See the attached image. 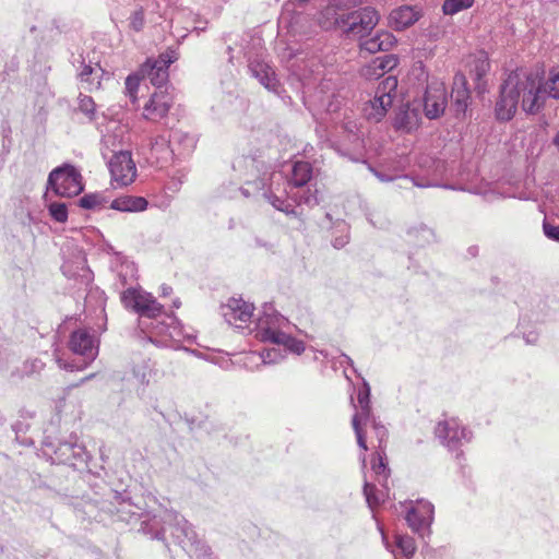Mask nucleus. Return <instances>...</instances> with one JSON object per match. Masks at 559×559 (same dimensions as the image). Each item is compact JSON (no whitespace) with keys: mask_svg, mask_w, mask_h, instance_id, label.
Listing matches in <instances>:
<instances>
[{"mask_svg":"<svg viewBox=\"0 0 559 559\" xmlns=\"http://www.w3.org/2000/svg\"><path fill=\"white\" fill-rule=\"evenodd\" d=\"M236 171L243 176L247 186H252L274 209L287 216L297 217L300 213L288 202L292 199L297 205L313 207L318 204L317 190L310 188L301 191L312 178V166L308 162L298 160L292 166L289 180L281 171L271 170L264 160L250 156L237 157L233 164Z\"/></svg>","mask_w":559,"mask_h":559,"instance_id":"nucleus-1","label":"nucleus"},{"mask_svg":"<svg viewBox=\"0 0 559 559\" xmlns=\"http://www.w3.org/2000/svg\"><path fill=\"white\" fill-rule=\"evenodd\" d=\"M121 301L140 316L141 329L157 346L177 347L182 341L193 337L176 317L163 311V306L150 293L130 287L121 294Z\"/></svg>","mask_w":559,"mask_h":559,"instance_id":"nucleus-2","label":"nucleus"},{"mask_svg":"<svg viewBox=\"0 0 559 559\" xmlns=\"http://www.w3.org/2000/svg\"><path fill=\"white\" fill-rule=\"evenodd\" d=\"M130 513L132 516L142 519V530L152 538L167 543L170 537L191 559H215L206 543L178 512L164 510L158 516L150 518L147 513L140 512V508H136Z\"/></svg>","mask_w":559,"mask_h":559,"instance_id":"nucleus-3","label":"nucleus"},{"mask_svg":"<svg viewBox=\"0 0 559 559\" xmlns=\"http://www.w3.org/2000/svg\"><path fill=\"white\" fill-rule=\"evenodd\" d=\"M546 88L538 71L516 70L503 82L496 104L499 120L508 121L516 112L518 105L527 114L538 112L546 103Z\"/></svg>","mask_w":559,"mask_h":559,"instance_id":"nucleus-4","label":"nucleus"},{"mask_svg":"<svg viewBox=\"0 0 559 559\" xmlns=\"http://www.w3.org/2000/svg\"><path fill=\"white\" fill-rule=\"evenodd\" d=\"M292 329L293 324L288 319L277 312L272 305H264L251 332L261 342L282 345L286 352L301 355L306 345L304 341L292 336Z\"/></svg>","mask_w":559,"mask_h":559,"instance_id":"nucleus-5","label":"nucleus"},{"mask_svg":"<svg viewBox=\"0 0 559 559\" xmlns=\"http://www.w3.org/2000/svg\"><path fill=\"white\" fill-rule=\"evenodd\" d=\"M367 428L371 429L372 433L378 440V445H374L373 442L370 441L372 448H378L371 461V469L378 477L379 484L383 487V489H377L374 485L365 480L364 495L369 508L373 510L380 503L384 502L388 497L385 483L388 480L390 469L386 467L385 452L383 449V444L385 443L388 437V430L383 425L377 421L372 415L371 420L366 426H364V436L366 441Z\"/></svg>","mask_w":559,"mask_h":559,"instance_id":"nucleus-6","label":"nucleus"},{"mask_svg":"<svg viewBox=\"0 0 559 559\" xmlns=\"http://www.w3.org/2000/svg\"><path fill=\"white\" fill-rule=\"evenodd\" d=\"M379 13L371 7L347 13L343 17H331L325 29L338 28L349 37L364 38L376 27Z\"/></svg>","mask_w":559,"mask_h":559,"instance_id":"nucleus-7","label":"nucleus"},{"mask_svg":"<svg viewBox=\"0 0 559 559\" xmlns=\"http://www.w3.org/2000/svg\"><path fill=\"white\" fill-rule=\"evenodd\" d=\"M47 189L62 198L75 197L84 189L82 175L73 165L63 164L49 174Z\"/></svg>","mask_w":559,"mask_h":559,"instance_id":"nucleus-8","label":"nucleus"},{"mask_svg":"<svg viewBox=\"0 0 559 559\" xmlns=\"http://www.w3.org/2000/svg\"><path fill=\"white\" fill-rule=\"evenodd\" d=\"M437 439L451 452H457L456 456L462 455L460 449L469 443L473 439V432L459 418L447 417L435 427Z\"/></svg>","mask_w":559,"mask_h":559,"instance_id":"nucleus-9","label":"nucleus"},{"mask_svg":"<svg viewBox=\"0 0 559 559\" xmlns=\"http://www.w3.org/2000/svg\"><path fill=\"white\" fill-rule=\"evenodd\" d=\"M70 350L80 357H82V366H75L74 364H62L61 358H57V362L60 368L66 370H74L86 367L92 362L98 355V342L94 334L86 329H79L72 332L69 340Z\"/></svg>","mask_w":559,"mask_h":559,"instance_id":"nucleus-10","label":"nucleus"},{"mask_svg":"<svg viewBox=\"0 0 559 559\" xmlns=\"http://www.w3.org/2000/svg\"><path fill=\"white\" fill-rule=\"evenodd\" d=\"M355 414L352 418V426L356 435L358 447L366 452L369 447L366 444L364 436V426L371 420V407H370V386L367 381L364 380L362 386L358 391L357 404L353 401Z\"/></svg>","mask_w":559,"mask_h":559,"instance_id":"nucleus-11","label":"nucleus"},{"mask_svg":"<svg viewBox=\"0 0 559 559\" xmlns=\"http://www.w3.org/2000/svg\"><path fill=\"white\" fill-rule=\"evenodd\" d=\"M433 519L435 507L430 501L419 499L408 503L405 520L414 533L421 537L429 536Z\"/></svg>","mask_w":559,"mask_h":559,"instance_id":"nucleus-12","label":"nucleus"},{"mask_svg":"<svg viewBox=\"0 0 559 559\" xmlns=\"http://www.w3.org/2000/svg\"><path fill=\"white\" fill-rule=\"evenodd\" d=\"M64 254L66 258L61 266L63 275L73 280L80 288L88 287L94 280V274L86 264L84 252L80 249H73L68 253L64 252Z\"/></svg>","mask_w":559,"mask_h":559,"instance_id":"nucleus-13","label":"nucleus"},{"mask_svg":"<svg viewBox=\"0 0 559 559\" xmlns=\"http://www.w3.org/2000/svg\"><path fill=\"white\" fill-rule=\"evenodd\" d=\"M111 180L118 187L131 185L138 175L136 165L130 151L119 150L107 162Z\"/></svg>","mask_w":559,"mask_h":559,"instance_id":"nucleus-14","label":"nucleus"},{"mask_svg":"<svg viewBox=\"0 0 559 559\" xmlns=\"http://www.w3.org/2000/svg\"><path fill=\"white\" fill-rule=\"evenodd\" d=\"M178 59V55L173 49L162 52L158 58H150L140 68L142 78H147L150 82L158 90L168 82V68Z\"/></svg>","mask_w":559,"mask_h":559,"instance_id":"nucleus-15","label":"nucleus"},{"mask_svg":"<svg viewBox=\"0 0 559 559\" xmlns=\"http://www.w3.org/2000/svg\"><path fill=\"white\" fill-rule=\"evenodd\" d=\"M254 307L241 297H231L222 306V314L226 322L237 329H242L250 322Z\"/></svg>","mask_w":559,"mask_h":559,"instance_id":"nucleus-16","label":"nucleus"},{"mask_svg":"<svg viewBox=\"0 0 559 559\" xmlns=\"http://www.w3.org/2000/svg\"><path fill=\"white\" fill-rule=\"evenodd\" d=\"M448 104L447 90L442 82L431 81L424 96V111L427 118L437 119L445 110Z\"/></svg>","mask_w":559,"mask_h":559,"instance_id":"nucleus-17","label":"nucleus"},{"mask_svg":"<svg viewBox=\"0 0 559 559\" xmlns=\"http://www.w3.org/2000/svg\"><path fill=\"white\" fill-rule=\"evenodd\" d=\"M142 150L146 160L159 167H164L175 155V148L170 147L169 139L163 135L150 139L147 147Z\"/></svg>","mask_w":559,"mask_h":559,"instance_id":"nucleus-18","label":"nucleus"},{"mask_svg":"<svg viewBox=\"0 0 559 559\" xmlns=\"http://www.w3.org/2000/svg\"><path fill=\"white\" fill-rule=\"evenodd\" d=\"M173 105V96L167 88L156 91L145 104L143 117L151 121H157L167 116Z\"/></svg>","mask_w":559,"mask_h":559,"instance_id":"nucleus-19","label":"nucleus"},{"mask_svg":"<svg viewBox=\"0 0 559 559\" xmlns=\"http://www.w3.org/2000/svg\"><path fill=\"white\" fill-rule=\"evenodd\" d=\"M56 460L58 463L75 466L78 462H86L88 454L84 445L79 444L76 437H71L70 440L60 442L55 450Z\"/></svg>","mask_w":559,"mask_h":559,"instance_id":"nucleus-20","label":"nucleus"},{"mask_svg":"<svg viewBox=\"0 0 559 559\" xmlns=\"http://www.w3.org/2000/svg\"><path fill=\"white\" fill-rule=\"evenodd\" d=\"M249 71L267 91L280 94V83L270 64L253 60L249 63Z\"/></svg>","mask_w":559,"mask_h":559,"instance_id":"nucleus-21","label":"nucleus"},{"mask_svg":"<svg viewBox=\"0 0 559 559\" xmlns=\"http://www.w3.org/2000/svg\"><path fill=\"white\" fill-rule=\"evenodd\" d=\"M365 1L366 0H328L329 3L322 11L320 17L321 27L326 28L331 17L346 16L347 13H344V11L350 10Z\"/></svg>","mask_w":559,"mask_h":559,"instance_id":"nucleus-22","label":"nucleus"},{"mask_svg":"<svg viewBox=\"0 0 559 559\" xmlns=\"http://www.w3.org/2000/svg\"><path fill=\"white\" fill-rule=\"evenodd\" d=\"M396 62V59L390 55L377 57L367 63L360 73L366 80H378L395 68Z\"/></svg>","mask_w":559,"mask_h":559,"instance_id":"nucleus-23","label":"nucleus"},{"mask_svg":"<svg viewBox=\"0 0 559 559\" xmlns=\"http://www.w3.org/2000/svg\"><path fill=\"white\" fill-rule=\"evenodd\" d=\"M451 97L456 115L465 114L469 100V90L463 73H456L454 75Z\"/></svg>","mask_w":559,"mask_h":559,"instance_id":"nucleus-24","label":"nucleus"},{"mask_svg":"<svg viewBox=\"0 0 559 559\" xmlns=\"http://www.w3.org/2000/svg\"><path fill=\"white\" fill-rule=\"evenodd\" d=\"M419 19V11L409 5L394 9L389 15V26L395 31H403Z\"/></svg>","mask_w":559,"mask_h":559,"instance_id":"nucleus-25","label":"nucleus"},{"mask_svg":"<svg viewBox=\"0 0 559 559\" xmlns=\"http://www.w3.org/2000/svg\"><path fill=\"white\" fill-rule=\"evenodd\" d=\"M127 141H129L128 127L116 121L109 123L102 139L104 146L111 151L112 154L117 152V147Z\"/></svg>","mask_w":559,"mask_h":559,"instance_id":"nucleus-26","label":"nucleus"},{"mask_svg":"<svg viewBox=\"0 0 559 559\" xmlns=\"http://www.w3.org/2000/svg\"><path fill=\"white\" fill-rule=\"evenodd\" d=\"M314 100H318L319 107L326 112H335L340 108L341 102L334 93V87L330 80L321 82L314 95Z\"/></svg>","mask_w":559,"mask_h":559,"instance_id":"nucleus-27","label":"nucleus"},{"mask_svg":"<svg viewBox=\"0 0 559 559\" xmlns=\"http://www.w3.org/2000/svg\"><path fill=\"white\" fill-rule=\"evenodd\" d=\"M396 44V38L389 32L377 33L373 37L360 43V49L369 53L388 51Z\"/></svg>","mask_w":559,"mask_h":559,"instance_id":"nucleus-28","label":"nucleus"},{"mask_svg":"<svg viewBox=\"0 0 559 559\" xmlns=\"http://www.w3.org/2000/svg\"><path fill=\"white\" fill-rule=\"evenodd\" d=\"M104 71L99 64L85 63L84 60L80 62L78 68V78L81 83L86 84V90H94L100 86V78Z\"/></svg>","mask_w":559,"mask_h":559,"instance_id":"nucleus-29","label":"nucleus"},{"mask_svg":"<svg viewBox=\"0 0 559 559\" xmlns=\"http://www.w3.org/2000/svg\"><path fill=\"white\" fill-rule=\"evenodd\" d=\"M380 532L382 535V542L384 544L385 549L389 550L394 556H396V554L400 552L404 557L409 558L416 552L417 546L413 537L408 535H396L394 548L392 545L389 544L388 538L382 528H380Z\"/></svg>","mask_w":559,"mask_h":559,"instance_id":"nucleus-30","label":"nucleus"},{"mask_svg":"<svg viewBox=\"0 0 559 559\" xmlns=\"http://www.w3.org/2000/svg\"><path fill=\"white\" fill-rule=\"evenodd\" d=\"M169 143L170 147L175 148V154L188 155L194 150L197 139L194 135L182 130H174L170 134Z\"/></svg>","mask_w":559,"mask_h":559,"instance_id":"nucleus-31","label":"nucleus"},{"mask_svg":"<svg viewBox=\"0 0 559 559\" xmlns=\"http://www.w3.org/2000/svg\"><path fill=\"white\" fill-rule=\"evenodd\" d=\"M468 67L469 73L477 82V87L480 88V81L490 69V62L487 52L478 51L477 53L473 55L468 61Z\"/></svg>","mask_w":559,"mask_h":559,"instance_id":"nucleus-32","label":"nucleus"},{"mask_svg":"<svg viewBox=\"0 0 559 559\" xmlns=\"http://www.w3.org/2000/svg\"><path fill=\"white\" fill-rule=\"evenodd\" d=\"M391 106L389 98H380L374 95L373 99L365 104L362 111L368 120L380 121Z\"/></svg>","mask_w":559,"mask_h":559,"instance_id":"nucleus-33","label":"nucleus"},{"mask_svg":"<svg viewBox=\"0 0 559 559\" xmlns=\"http://www.w3.org/2000/svg\"><path fill=\"white\" fill-rule=\"evenodd\" d=\"M147 201L142 197L127 195L115 199L110 207L120 212H142L147 207Z\"/></svg>","mask_w":559,"mask_h":559,"instance_id":"nucleus-34","label":"nucleus"},{"mask_svg":"<svg viewBox=\"0 0 559 559\" xmlns=\"http://www.w3.org/2000/svg\"><path fill=\"white\" fill-rule=\"evenodd\" d=\"M284 358L285 355L277 348L264 349L260 353L252 352L247 356L250 361L261 360L263 365L277 364Z\"/></svg>","mask_w":559,"mask_h":559,"instance_id":"nucleus-35","label":"nucleus"},{"mask_svg":"<svg viewBox=\"0 0 559 559\" xmlns=\"http://www.w3.org/2000/svg\"><path fill=\"white\" fill-rule=\"evenodd\" d=\"M132 373L140 385H147L155 374V368L150 360H143L133 367Z\"/></svg>","mask_w":559,"mask_h":559,"instance_id":"nucleus-36","label":"nucleus"},{"mask_svg":"<svg viewBox=\"0 0 559 559\" xmlns=\"http://www.w3.org/2000/svg\"><path fill=\"white\" fill-rule=\"evenodd\" d=\"M397 88V79L393 75L386 76L378 86L376 95L380 98H389L391 104Z\"/></svg>","mask_w":559,"mask_h":559,"instance_id":"nucleus-37","label":"nucleus"},{"mask_svg":"<svg viewBox=\"0 0 559 559\" xmlns=\"http://www.w3.org/2000/svg\"><path fill=\"white\" fill-rule=\"evenodd\" d=\"M117 275L122 285H127L136 280L138 269L132 261H122L117 269Z\"/></svg>","mask_w":559,"mask_h":559,"instance_id":"nucleus-38","label":"nucleus"},{"mask_svg":"<svg viewBox=\"0 0 559 559\" xmlns=\"http://www.w3.org/2000/svg\"><path fill=\"white\" fill-rule=\"evenodd\" d=\"M408 236L420 246L430 243L435 239L433 230L425 225L411 228L408 230Z\"/></svg>","mask_w":559,"mask_h":559,"instance_id":"nucleus-39","label":"nucleus"},{"mask_svg":"<svg viewBox=\"0 0 559 559\" xmlns=\"http://www.w3.org/2000/svg\"><path fill=\"white\" fill-rule=\"evenodd\" d=\"M543 88H546V96L559 99V69H551L547 80L543 82Z\"/></svg>","mask_w":559,"mask_h":559,"instance_id":"nucleus-40","label":"nucleus"},{"mask_svg":"<svg viewBox=\"0 0 559 559\" xmlns=\"http://www.w3.org/2000/svg\"><path fill=\"white\" fill-rule=\"evenodd\" d=\"M107 203V200L103 193H87L79 200V205L86 210L100 209Z\"/></svg>","mask_w":559,"mask_h":559,"instance_id":"nucleus-41","label":"nucleus"},{"mask_svg":"<svg viewBox=\"0 0 559 559\" xmlns=\"http://www.w3.org/2000/svg\"><path fill=\"white\" fill-rule=\"evenodd\" d=\"M474 0H444L442 4V12L445 15H454L463 10L472 8Z\"/></svg>","mask_w":559,"mask_h":559,"instance_id":"nucleus-42","label":"nucleus"},{"mask_svg":"<svg viewBox=\"0 0 559 559\" xmlns=\"http://www.w3.org/2000/svg\"><path fill=\"white\" fill-rule=\"evenodd\" d=\"M79 110L84 114L90 121H93L96 117V105L91 96L80 94L79 95Z\"/></svg>","mask_w":559,"mask_h":559,"instance_id":"nucleus-43","label":"nucleus"},{"mask_svg":"<svg viewBox=\"0 0 559 559\" xmlns=\"http://www.w3.org/2000/svg\"><path fill=\"white\" fill-rule=\"evenodd\" d=\"M142 75L140 71L138 73H133L127 76L124 85H126V94L129 96L132 104L136 102V94L140 86V81Z\"/></svg>","mask_w":559,"mask_h":559,"instance_id":"nucleus-44","label":"nucleus"},{"mask_svg":"<svg viewBox=\"0 0 559 559\" xmlns=\"http://www.w3.org/2000/svg\"><path fill=\"white\" fill-rule=\"evenodd\" d=\"M414 117L415 115L408 111H401L394 120V127L399 130L409 132L415 126V121H413Z\"/></svg>","mask_w":559,"mask_h":559,"instance_id":"nucleus-45","label":"nucleus"},{"mask_svg":"<svg viewBox=\"0 0 559 559\" xmlns=\"http://www.w3.org/2000/svg\"><path fill=\"white\" fill-rule=\"evenodd\" d=\"M50 216L58 223H64L68 219V209L64 203L52 202L48 206Z\"/></svg>","mask_w":559,"mask_h":559,"instance_id":"nucleus-46","label":"nucleus"},{"mask_svg":"<svg viewBox=\"0 0 559 559\" xmlns=\"http://www.w3.org/2000/svg\"><path fill=\"white\" fill-rule=\"evenodd\" d=\"M144 26V12L142 9L136 10L130 17V27L135 32H140Z\"/></svg>","mask_w":559,"mask_h":559,"instance_id":"nucleus-47","label":"nucleus"},{"mask_svg":"<svg viewBox=\"0 0 559 559\" xmlns=\"http://www.w3.org/2000/svg\"><path fill=\"white\" fill-rule=\"evenodd\" d=\"M543 230L548 239L559 242V225H554L548 221H544Z\"/></svg>","mask_w":559,"mask_h":559,"instance_id":"nucleus-48","label":"nucleus"},{"mask_svg":"<svg viewBox=\"0 0 559 559\" xmlns=\"http://www.w3.org/2000/svg\"><path fill=\"white\" fill-rule=\"evenodd\" d=\"M44 368V362L40 359L28 360L24 364V373L33 374L39 372Z\"/></svg>","mask_w":559,"mask_h":559,"instance_id":"nucleus-49","label":"nucleus"},{"mask_svg":"<svg viewBox=\"0 0 559 559\" xmlns=\"http://www.w3.org/2000/svg\"><path fill=\"white\" fill-rule=\"evenodd\" d=\"M206 359L215 365H218L219 367H222L224 369H228L229 366L231 365V360L229 358L218 356V355H211Z\"/></svg>","mask_w":559,"mask_h":559,"instance_id":"nucleus-50","label":"nucleus"},{"mask_svg":"<svg viewBox=\"0 0 559 559\" xmlns=\"http://www.w3.org/2000/svg\"><path fill=\"white\" fill-rule=\"evenodd\" d=\"M523 338L526 344L533 345L536 344L538 340V334L534 331H531L528 333H524Z\"/></svg>","mask_w":559,"mask_h":559,"instance_id":"nucleus-51","label":"nucleus"},{"mask_svg":"<svg viewBox=\"0 0 559 559\" xmlns=\"http://www.w3.org/2000/svg\"><path fill=\"white\" fill-rule=\"evenodd\" d=\"M370 170L373 173V175L381 181V182H390L394 179V177L382 174L373 168H370Z\"/></svg>","mask_w":559,"mask_h":559,"instance_id":"nucleus-52","label":"nucleus"},{"mask_svg":"<svg viewBox=\"0 0 559 559\" xmlns=\"http://www.w3.org/2000/svg\"><path fill=\"white\" fill-rule=\"evenodd\" d=\"M338 364L341 366H344V365L350 366L354 369V371L356 372V369L354 368L353 359L349 356H347L346 354H341Z\"/></svg>","mask_w":559,"mask_h":559,"instance_id":"nucleus-53","label":"nucleus"},{"mask_svg":"<svg viewBox=\"0 0 559 559\" xmlns=\"http://www.w3.org/2000/svg\"><path fill=\"white\" fill-rule=\"evenodd\" d=\"M348 240H349L348 235H347V234H346V235H343L342 237H340V238H335V239L333 240V246H334L335 248H343V247L348 242Z\"/></svg>","mask_w":559,"mask_h":559,"instance_id":"nucleus-54","label":"nucleus"},{"mask_svg":"<svg viewBox=\"0 0 559 559\" xmlns=\"http://www.w3.org/2000/svg\"><path fill=\"white\" fill-rule=\"evenodd\" d=\"M160 290H162V295H163V296H168V295H170V294H171L173 288H171L170 286L163 285V286H162V288H160Z\"/></svg>","mask_w":559,"mask_h":559,"instance_id":"nucleus-55","label":"nucleus"},{"mask_svg":"<svg viewBox=\"0 0 559 559\" xmlns=\"http://www.w3.org/2000/svg\"><path fill=\"white\" fill-rule=\"evenodd\" d=\"M360 460H361V464H362V469L366 467V455L365 454H361L360 455Z\"/></svg>","mask_w":559,"mask_h":559,"instance_id":"nucleus-56","label":"nucleus"},{"mask_svg":"<svg viewBox=\"0 0 559 559\" xmlns=\"http://www.w3.org/2000/svg\"><path fill=\"white\" fill-rule=\"evenodd\" d=\"M554 144L556 145V147L559 151V134L554 139Z\"/></svg>","mask_w":559,"mask_h":559,"instance_id":"nucleus-57","label":"nucleus"},{"mask_svg":"<svg viewBox=\"0 0 559 559\" xmlns=\"http://www.w3.org/2000/svg\"><path fill=\"white\" fill-rule=\"evenodd\" d=\"M241 192L245 197H248L249 195V192H248V189L246 188H241Z\"/></svg>","mask_w":559,"mask_h":559,"instance_id":"nucleus-58","label":"nucleus"},{"mask_svg":"<svg viewBox=\"0 0 559 559\" xmlns=\"http://www.w3.org/2000/svg\"><path fill=\"white\" fill-rule=\"evenodd\" d=\"M180 305H181V302H180L178 299H176V300L174 301V307H175V308H179V307H180Z\"/></svg>","mask_w":559,"mask_h":559,"instance_id":"nucleus-59","label":"nucleus"},{"mask_svg":"<svg viewBox=\"0 0 559 559\" xmlns=\"http://www.w3.org/2000/svg\"><path fill=\"white\" fill-rule=\"evenodd\" d=\"M350 159L354 160V162L358 160V158H356V157H350Z\"/></svg>","mask_w":559,"mask_h":559,"instance_id":"nucleus-60","label":"nucleus"},{"mask_svg":"<svg viewBox=\"0 0 559 559\" xmlns=\"http://www.w3.org/2000/svg\"><path fill=\"white\" fill-rule=\"evenodd\" d=\"M342 229L346 230V225L345 224L342 225Z\"/></svg>","mask_w":559,"mask_h":559,"instance_id":"nucleus-61","label":"nucleus"}]
</instances>
